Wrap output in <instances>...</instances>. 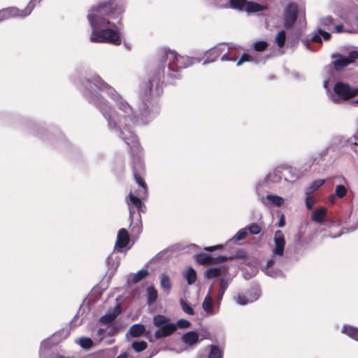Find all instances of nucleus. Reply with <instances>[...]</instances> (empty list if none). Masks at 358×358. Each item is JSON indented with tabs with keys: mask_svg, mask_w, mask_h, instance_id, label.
Wrapping results in <instances>:
<instances>
[{
	"mask_svg": "<svg viewBox=\"0 0 358 358\" xmlns=\"http://www.w3.org/2000/svg\"><path fill=\"white\" fill-rule=\"evenodd\" d=\"M158 54L161 66L152 72L141 90L143 115H146L157 106L158 99L163 94L165 78L166 83L173 84L180 77V71L187 68L189 64L187 57L168 48L161 49Z\"/></svg>",
	"mask_w": 358,
	"mask_h": 358,
	"instance_id": "obj_1",
	"label": "nucleus"
},
{
	"mask_svg": "<svg viewBox=\"0 0 358 358\" xmlns=\"http://www.w3.org/2000/svg\"><path fill=\"white\" fill-rule=\"evenodd\" d=\"M124 12V4L120 0H103L92 6L87 15L92 29L90 41L120 45V29L107 17L119 19L118 23L120 24Z\"/></svg>",
	"mask_w": 358,
	"mask_h": 358,
	"instance_id": "obj_2",
	"label": "nucleus"
},
{
	"mask_svg": "<svg viewBox=\"0 0 358 358\" xmlns=\"http://www.w3.org/2000/svg\"><path fill=\"white\" fill-rule=\"evenodd\" d=\"M90 101L96 106L107 120L108 124L111 129L120 130L122 135L123 129H128L136 118V115L131 106L125 101L120 100L115 108L111 110L108 102L101 95H93Z\"/></svg>",
	"mask_w": 358,
	"mask_h": 358,
	"instance_id": "obj_3",
	"label": "nucleus"
},
{
	"mask_svg": "<svg viewBox=\"0 0 358 358\" xmlns=\"http://www.w3.org/2000/svg\"><path fill=\"white\" fill-rule=\"evenodd\" d=\"M124 141L130 148V153L133 161V176L135 181L145 192L148 191V187L143 176L145 174V166L143 162V149L137 137L131 134L130 138L123 137Z\"/></svg>",
	"mask_w": 358,
	"mask_h": 358,
	"instance_id": "obj_4",
	"label": "nucleus"
},
{
	"mask_svg": "<svg viewBox=\"0 0 358 358\" xmlns=\"http://www.w3.org/2000/svg\"><path fill=\"white\" fill-rule=\"evenodd\" d=\"M42 0H30L27 7L20 10L17 7H8L0 10V22L10 17H25L29 15L34 9L36 3Z\"/></svg>",
	"mask_w": 358,
	"mask_h": 358,
	"instance_id": "obj_5",
	"label": "nucleus"
},
{
	"mask_svg": "<svg viewBox=\"0 0 358 358\" xmlns=\"http://www.w3.org/2000/svg\"><path fill=\"white\" fill-rule=\"evenodd\" d=\"M229 48L225 44H220L217 45L206 52V61L205 63L213 62L218 57L221 56L222 61H233L236 60V57H229L227 55Z\"/></svg>",
	"mask_w": 358,
	"mask_h": 358,
	"instance_id": "obj_6",
	"label": "nucleus"
},
{
	"mask_svg": "<svg viewBox=\"0 0 358 358\" xmlns=\"http://www.w3.org/2000/svg\"><path fill=\"white\" fill-rule=\"evenodd\" d=\"M334 91L343 100H348L358 94L357 89L352 88L350 85L343 82H337L334 86Z\"/></svg>",
	"mask_w": 358,
	"mask_h": 358,
	"instance_id": "obj_7",
	"label": "nucleus"
},
{
	"mask_svg": "<svg viewBox=\"0 0 358 358\" xmlns=\"http://www.w3.org/2000/svg\"><path fill=\"white\" fill-rule=\"evenodd\" d=\"M298 6L295 3H289L284 10V26L286 29L292 28L298 17Z\"/></svg>",
	"mask_w": 358,
	"mask_h": 358,
	"instance_id": "obj_8",
	"label": "nucleus"
},
{
	"mask_svg": "<svg viewBox=\"0 0 358 358\" xmlns=\"http://www.w3.org/2000/svg\"><path fill=\"white\" fill-rule=\"evenodd\" d=\"M274 243L275 248L273 250V255L282 257L284 253L285 241L284 235L280 230H278L275 232Z\"/></svg>",
	"mask_w": 358,
	"mask_h": 358,
	"instance_id": "obj_9",
	"label": "nucleus"
},
{
	"mask_svg": "<svg viewBox=\"0 0 358 358\" xmlns=\"http://www.w3.org/2000/svg\"><path fill=\"white\" fill-rule=\"evenodd\" d=\"M259 296V293L257 289H251L249 291L248 296L243 294H238L235 296V301L237 303L244 306L248 303H252L256 301Z\"/></svg>",
	"mask_w": 358,
	"mask_h": 358,
	"instance_id": "obj_10",
	"label": "nucleus"
},
{
	"mask_svg": "<svg viewBox=\"0 0 358 358\" xmlns=\"http://www.w3.org/2000/svg\"><path fill=\"white\" fill-rule=\"evenodd\" d=\"M176 331V324L174 323L169 322L155 331V337L156 339L166 338L173 334Z\"/></svg>",
	"mask_w": 358,
	"mask_h": 358,
	"instance_id": "obj_11",
	"label": "nucleus"
},
{
	"mask_svg": "<svg viewBox=\"0 0 358 358\" xmlns=\"http://www.w3.org/2000/svg\"><path fill=\"white\" fill-rule=\"evenodd\" d=\"M130 241V236L127 230L122 228L118 231L117 241L115 242V248L118 250L127 246Z\"/></svg>",
	"mask_w": 358,
	"mask_h": 358,
	"instance_id": "obj_12",
	"label": "nucleus"
},
{
	"mask_svg": "<svg viewBox=\"0 0 358 358\" xmlns=\"http://www.w3.org/2000/svg\"><path fill=\"white\" fill-rule=\"evenodd\" d=\"M228 272V266L210 268L205 271L204 278L206 279H213L222 275H226Z\"/></svg>",
	"mask_w": 358,
	"mask_h": 358,
	"instance_id": "obj_13",
	"label": "nucleus"
},
{
	"mask_svg": "<svg viewBox=\"0 0 358 358\" xmlns=\"http://www.w3.org/2000/svg\"><path fill=\"white\" fill-rule=\"evenodd\" d=\"M90 83H92L99 90H105L108 94H112L114 91V89L112 87H110L101 77L98 76L93 77L91 79Z\"/></svg>",
	"mask_w": 358,
	"mask_h": 358,
	"instance_id": "obj_14",
	"label": "nucleus"
},
{
	"mask_svg": "<svg viewBox=\"0 0 358 358\" xmlns=\"http://www.w3.org/2000/svg\"><path fill=\"white\" fill-rule=\"evenodd\" d=\"M352 62L353 60L352 59L338 55V59L334 60L332 64L336 71H339Z\"/></svg>",
	"mask_w": 358,
	"mask_h": 358,
	"instance_id": "obj_15",
	"label": "nucleus"
},
{
	"mask_svg": "<svg viewBox=\"0 0 358 358\" xmlns=\"http://www.w3.org/2000/svg\"><path fill=\"white\" fill-rule=\"evenodd\" d=\"M327 210L324 207H320L317 208L312 215V221L322 224L327 217Z\"/></svg>",
	"mask_w": 358,
	"mask_h": 358,
	"instance_id": "obj_16",
	"label": "nucleus"
},
{
	"mask_svg": "<svg viewBox=\"0 0 358 358\" xmlns=\"http://www.w3.org/2000/svg\"><path fill=\"white\" fill-rule=\"evenodd\" d=\"M182 341L185 344L192 346L199 342V335L195 331H188L182 335Z\"/></svg>",
	"mask_w": 358,
	"mask_h": 358,
	"instance_id": "obj_17",
	"label": "nucleus"
},
{
	"mask_svg": "<svg viewBox=\"0 0 358 358\" xmlns=\"http://www.w3.org/2000/svg\"><path fill=\"white\" fill-rule=\"evenodd\" d=\"M145 332V327L143 324H133L129 330V334L133 338H138L144 334Z\"/></svg>",
	"mask_w": 358,
	"mask_h": 358,
	"instance_id": "obj_18",
	"label": "nucleus"
},
{
	"mask_svg": "<svg viewBox=\"0 0 358 358\" xmlns=\"http://www.w3.org/2000/svg\"><path fill=\"white\" fill-rule=\"evenodd\" d=\"M127 203L129 208L132 205L139 212L141 210V208L143 207V203L141 200L138 196L133 195L131 193H130L129 196L127 197Z\"/></svg>",
	"mask_w": 358,
	"mask_h": 358,
	"instance_id": "obj_19",
	"label": "nucleus"
},
{
	"mask_svg": "<svg viewBox=\"0 0 358 358\" xmlns=\"http://www.w3.org/2000/svg\"><path fill=\"white\" fill-rule=\"evenodd\" d=\"M341 331L352 339L358 341V328L352 326L344 325Z\"/></svg>",
	"mask_w": 358,
	"mask_h": 358,
	"instance_id": "obj_20",
	"label": "nucleus"
},
{
	"mask_svg": "<svg viewBox=\"0 0 358 358\" xmlns=\"http://www.w3.org/2000/svg\"><path fill=\"white\" fill-rule=\"evenodd\" d=\"M321 36L325 41H329L331 38V35L325 31L318 29L317 33L315 34L312 36V41L317 43H322Z\"/></svg>",
	"mask_w": 358,
	"mask_h": 358,
	"instance_id": "obj_21",
	"label": "nucleus"
},
{
	"mask_svg": "<svg viewBox=\"0 0 358 358\" xmlns=\"http://www.w3.org/2000/svg\"><path fill=\"white\" fill-rule=\"evenodd\" d=\"M195 259L201 265L213 264V257L205 253L197 254L195 256Z\"/></svg>",
	"mask_w": 358,
	"mask_h": 358,
	"instance_id": "obj_22",
	"label": "nucleus"
},
{
	"mask_svg": "<svg viewBox=\"0 0 358 358\" xmlns=\"http://www.w3.org/2000/svg\"><path fill=\"white\" fill-rule=\"evenodd\" d=\"M203 309L208 314L213 315V299L210 294H207L202 303Z\"/></svg>",
	"mask_w": 358,
	"mask_h": 358,
	"instance_id": "obj_23",
	"label": "nucleus"
},
{
	"mask_svg": "<svg viewBox=\"0 0 358 358\" xmlns=\"http://www.w3.org/2000/svg\"><path fill=\"white\" fill-rule=\"evenodd\" d=\"M170 321V319L165 315H156L154 316L152 322L155 327L158 329L162 327L163 325L166 324Z\"/></svg>",
	"mask_w": 358,
	"mask_h": 358,
	"instance_id": "obj_24",
	"label": "nucleus"
},
{
	"mask_svg": "<svg viewBox=\"0 0 358 358\" xmlns=\"http://www.w3.org/2000/svg\"><path fill=\"white\" fill-rule=\"evenodd\" d=\"M264 9V6L261 4L253 2V1H247L245 7L244 8L245 10L248 12H258L262 11Z\"/></svg>",
	"mask_w": 358,
	"mask_h": 358,
	"instance_id": "obj_25",
	"label": "nucleus"
},
{
	"mask_svg": "<svg viewBox=\"0 0 358 358\" xmlns=\"http://www.w3.org/2000/svg\"><path fill=\"white\" fill-rule=\"evenodd\" d=\"M161 287L166 290L168 293L171 289V282L168 275L162 273L160 277Z\"/></svg>",
	"mask_w": 358,
	"mask_h": 358,
	"instance_id": "obj_26",
	"label": "nucleus"
},
{
	"mask_svg": "<svg viewBox=\"0 0 358 358\" xmlns=\"http://www.w3.org/2000/svg\"><path fill=\"white\" fill-rule=\"evenodd\" d=\"M324 183V180L322 179L315 180L313 182L311 183V185L308 187L306 194L307 195H310L311 193L316 191L317 189H319L321 186H322Z\"/></svg>",
	"mask_w": 358,
	"mask_h": 358,
	"instance_id": "obj_27",
	"label": "nucleus"
},
{
	"mask_svg": "<svg viewBox=\"0 0 358 358\" xmlns=\"http://www.w3.org/2000/svg\"><path fill=\"white\" fill-rule=\"evenodd\" d=\"M148 303H154L158 296L157 291L154 287H149L147 290Z\"/></svg>",
	"mask_w": 358,
	"mask_h": 358,
	"instance_id": "obj_28",
	"label": "nucleus"
},
{
	"mask_svg": "<svg viewBox=\"0 0 358 358\" xmlns=\"http://www.w3.org/2000/svg\"><path fill=\"white\" fill-rule=\"evenodd\" d=\"M247 0H229L230 7L240 10H244Z\"/></svg>",
	"mask_w": 358,
	"mask_h": 358,
	"instance_id": "obj_29",
	"label": "nucleus"
},
{
	"mask_svg": "<svg viewBox=\"0 0 358 358\" xmlns=\"http://www.w3.org/2000/svg\"><path fill=\"white\" fill-rule=\"evenodd\" d=\"M186 280L189 285H192L196 282V273L193 268H188L186 273Z\"/></svg>",
	"mask_w": 358,
	"mask_h": 358,
	"instance_id": "obj_30",
	"label": "nucleus"
},
{
	"mask_svg": "<svg viewBox=\"0 0 358 358\" xmlns=\"http://www.w3.org/2000/svg\"><path fill=\"white\" fill-rule=\"evenodd\" d=\"M286 41V32L281 30L275 36V42L278 46L280 48H283Z\"/></svg>",
	"mask_w": 358,
	"mask_h": 358,
	"instance_id": "obj_31",
	"label": "nucleus"
},
{
	"mask_svg": "<svg viewBox=\"0 0 358 358\" xmlns=\"http://www.w3.org/2000/svg\"><path fill=\"white\" fill-rule=\"evenodd\" d=\"M132 348L137 352H142L148 348V344L145 341H134L131 344Z\"/></svg>",
	"mask_w": 358,
	"mask_h": 358,
	"instance_id": "obj_32",
	"label": "nucleus"
},
{
	"mask_svg": "<svg viewBox=\"0 0 358 358\" xmlns=\"http://www.w3.org/2000/svg\"><path fill=\"white\" fill-rule=\"evenodd\" d=\"M208 358H222V353L220 349L214 345H210V352Z\"/></svg>",
	"mask_w": 358,
	"mask_h": 358,
	"instance_id": "obj_33",
	"label": "nucleus"
},
{
	"mask_svg": "<svg viewBox=\"0 0 358 358\" xmlns=\"http://www.w3.org/2000/svg\"><path fill=\"white\" fill-rule=\"evenodd\" d=\"M248 232L252 235H257L261 233L262 227L257 223H252L246 227Z\"/></svg>",
	"mask_w": 358,
	"mask_h": 358,
	"instance_id": "obj_34",
	"label": "nucleus"
},
{
	"mask_svg": "<svg viewBox=\"0 0 358 358\" xmlns=\"http://www.w3.org/2000/svg\"><path fill=\"white\" fill-rule=\"evenodd\" d=\"M79 343L80 346L85 350L90 349L93 346V341L91 338L82 337L80 338Z\"/></svg>",
	"mask_w": 358,
	"mask_h": 358,
	"instance_id": "obj_35",
	"label": "nucleus"
},
{
	"mask_svg": "<svg viewBox=\"0 0 358 358\" xmlns=\"http://www.w3.org/2000/svg\"><path fill=\"white\" fill-rule=\"evenodd\" d=\"M268 45V43L264 41H259L253 43V48L257 52L264 51L267 48Z\"/></svg>",
	"mask_w": 358,
	"mask_h": 358,
	"instance_id": "obj_36",
	"label": "nucleus"
},
{
	"mask_svg": "<svg viewBox=\"0 0 358 358\" xmlns=\"http://www.w3.org/2000/svg\"><path fill=\"white\" fill-rule=\"evenodd\" d=\"M149 272L147 269H142L138 271L136 274L134 275L133 281L136 283L145 278L147 275H148Z\"/></svg>",
	"mask_w": 358,
	"mask_h": 358,
	"instance_id": "obj_37",
	"label": "nucleus"
},
{
	"mask_svg": "<svg viewBox=\"0 0 358 358\" xmlns=\"http://www.w3.org/2000/svg\"><path fill=\"white\" fill-rule=\"evenodd\" d=\"M180 303L182 310L185 313H186L187 314H188L189 315H194V311L193 308L189 305H188L185 301H184L183 299H180Z\"/></svg>",
	"mask_w": 358,
	"mask_h": 358,
	"instance_id": "obj_38",
	"label": "nucleus"
},
{
	"mask_svg": "<svg viewBox=\"0 0 358 358\" xmlns=\"http://www.w3.org/2000/svg\"><path fill=\"white\" fill-rule=\"evenodd\" d=\"M266 199L275 204L277 206H281L284 203V199L278 196L268 195Z\"/></svg>",
	"mask_w": 358,
	"mask_h": 358,
	"instance_id": "obj_39",
	"label": "nucleus"
},
{
	"mask_svg": "<svg viewBox=\"0 0 358 358\" xmlns=\"http://www.w3.org/2000/svg\"><path fill=\"white\" fill-rule=\"evenodd\" d=\"M116 318V315L114 313H109L102 316L100 321L104 324H111Z\"/></svg>",
	"mask_w": 358,
	"mask_h": 358,
	"instance_id": "obj_40",
	"label": "nucleus"
},
{
	"mask_svg": "<svg viewBox=\"0 0 358 358\" xmlns=\"http://www.w3.org/2000/svg\"><path fill=\"white\" fill-rule=\"evenodd\" d=\"M336 195L339 198L344 197L347 194V189L343 185H338L336 187Z\"/></svg>",
	"mask_w": 358,
	"mask_h": 358,
	"instance_id": "obj_41",
	"label": "nucleus"
},
{
	"mask_svg": "<svg viewBox=\"0 0 358 358\" xmlns=\"http://www.w3.org/2000/svg\"><path fill=\"white\" fill-rule=\"evenodd\" d=\"M248 231H247V229L246 227L245 228H243V229H240L237 233L234 236V239L236 241H242L243 239L245 238V237L247 236L248 235Z\"/></svg>",
	"mask_w": 358,
	"mask_h": 358,
	"instance_id": "obj_42",
	"label": "nucleus"
},
{
	"mask_svg": "<svg viewBox=\"0 0 358 358\" xmlns=\"http://www.w3.org/2000/svg\"><path fill=\"white\" fill-rule=\"evenodd\" d=\"M247 252L244 250H237L234 257H230L229 259H245L247 258Z\"/></svg>",
	"mask_w": 358,
	"mask_h": 358,
	"instance_id": "obj_43",
	"label": "nucleus"
},
{
	"mask_svg": "<svg viewBox=\"0 0 358 358\" xmlns=\"http://www.w3.org/2000/svg\"><path fill=\"white\" fill-rule=\"evenodd\" d=\"M252 57L247 53H243L236 63V66H239L245 62H250Z\"/></svg>",
	"mask_w": 358,
	"mask_h": 358,
	"instance_id": "obj_44",
	"label": "nucleus"
},
{
	"mask_svg": "<svg viewBox=\"0 0 358 358\" xmlns=\"http://www.w3.org/2000/svg\"><path fill=\"white\" fill-rule=\"evenodd\" d=\"M229 285L228 282L224 278H222L220 279V297H222L225 292L226 289H227Z\"/></svg>",
	"mask_w": 358,
	"mask_h": 358,
	"instance_id": "obj_45",
	"label": "nucleus"
},
{
	"mask_svg": "<svg viewBox=\"0 0 358 358\" xmlns=\"http://www.w3.org/2000/svg\"><path fill=\"white\" fill-rule=\"evenodd\" d=\"M176 324V328L179 327L180 329L188 328L191 326L190 322H189L188 320H187L185 319L178 320L177 322V324Z\"/></svg>",
	"mask_w": 358,
	"mask_h": 358,
	"instance_id": "obj_46",
	"label": "nucleus"
},
{
	"mask_svg": "<svg viewBox=\"0 0 358 358\" xmlns=\"http://www.w3.org/2000/svg\"><path fill=\"white\" fill-rule=\"evenodd\" d=\"M334 23V18L331 16H327L320 20V24L324 27H329Z\"/></svg>",
	"mask_w": 358,
	"mask_h": 358,
	"instance_id": "obj_47",
	"label": "nucleus"
},
{
	"mask_svg": "<svg viewBox=\"0 0 358 358\" xmlns=\"http://www.w3.org/2000/svg\"><path fill=\"white\" fill-rule=\"evenodd\" d=\"M229 257L226 256L220 255L217 257H213V264H220L227 262Z\"/></svg>",
	"mask_w": 358,
	"mask_h": 358,
	"instance_id": "obj_48",
	"label": "nucleus"
},
{
	"mask_svg": "<svg viewBox=\"0 0 358 358\" xmlns=\"http://www.w3.org/2000/svg\"><path fill=\"white\" fill-rule=\"evenodd\" d=\"M315 204V200L314 199L308 195L306 199V206L308 210H311L313 208V206Z\"/></svg>",
	"mask_w": 358,
	"mask_h": 358,
	"instance_id": "obj_49",
	"label": "nucleus"
},
{
	"mask_svg": "<svg viewBox=\"0 0 358 358\" xmlns=\"http://www.w3.org/2000/svg\"><path fill=\"white\" fill-rule=\"evenodd\" d=\"M222 248V245H215V246L206 247V248H204V250H205L206 251L213 252V251H215V250H217V249H220V248Z\"/></svg>",
	"mask_w": 358,
	"mask_h": 358,
	"instance_id": "obj_50",
	"label": "nucleus"
},
{
	"mask_svg": "<svg viewBox=\"0 0 358 358\" xmlns=\"http://www.w3.org/2000/svg\"><path fill=\"white\" fill-rule=\"evenodd\" d=\"M334 30L336 33H341L343 31V24H337L334 27Z\"/></svg>",
	"mask_w": 358,
	"mask_h": 358,
	"instance_id": "obj_51",
	"label": "nucleus"
},
{
	"mask_svg": "<svg viewBox=\"0 0 358 358\" xmlns=\"http://www.w3.org/2000/svg\"><path fill=\"white\" fill-rule=\"evenodd\" d=\"M285 216L282 214L281 215V217H280V221L278 222V227H283L285 226Z\"/></svg>",
	"mask_w": 358,
	"mask_h": 358,
	"instance_id": "obj_52",
	"label": "nucleus"
},
{
	"mask_svg": "<svg viewBox=\"0 0 358 358\" xmlns=\"http://www.w3.org/2000/svg\"><path fill=\"white\" fill-rule=\"evenodd\" d=\"M350 59H358V51H352L350 53Z\"/></svg>",
	"mask_w": 358,
	"mask_h": 358,
	"instance_id": "obj_53",
	"label": "nucleus"
},
{
	"mask_svg": "<svg viewBox=\"0 0 358 358\" xmlns=\"http://www.w3.org/2000/svg\"><path fill=\"white\" fill-rule=\"evenodd\" d=\"M274 264V260L273 259H269L267 261V263H266V266L268 268H270Z\"/></svg>",
	"mask_w": 358,
	"mask_h": 358,
	"instance_id": "obj_54",
	"label": "nucleus"
},
{
	"mask_svg": "<svg viewBox=\"0 0 358 358\" xmlns=\"http://www.w3.org/2000/svg\"><path fill=\"white\" fill-rule=\"evenodd\" d=\"M127 354L126 352L120 355L117 358H127Z\"/></svg>",
	"mask_w": 358,
	"mask_h": 358,
	"instance_id": "obj_55",
	"label": "nucleus"
},
{
	"mask_svg": "<svg viewBox=\"0 0 358 358\" xmlns=\"http://www.w3.org/2000/svg\"><path fill=\"white\" fill-rule=\"evenodd\" d=\"M357 102H358V100H357Z\"/></svg>",
	"mask_w": 358,
	"mask_h": 358,
	"instance_id": "obj_56",
	"label": "nucleus"
}]
</instances>
